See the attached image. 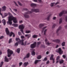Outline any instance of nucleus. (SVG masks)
I'll use <instances>...</instances> for the list:
<instances>
[{
  "instance_id": "f257e3e1",
  "label": "nucleus",
  "mask_w": 67,
  "mask_h": 67,
  "mask_svg": "<svg viewBox=\"0 0 67 67\" xmlns=\"http://www.w3.org/2000/svg\"><path fill=\"white\" fill-rule=\"evenodd\" d=\"M8 21L7 22L8 24L11 25L12 24V21L13 20V21L14 23H18V21L16 20V18H8Z\"/></svg>"
},
{
  "instance_id": "f03ea898",
  "label": "nucleus",
  "mask_w": 67,
  "mask_h": 67,
  "mask_svg": "<svg viewBox=\"0 0 67 67\" xmlns=\"http://www.w3.org/2000/svg\"><path fill=\"white\" fill-rule=\"evenodd\" d=\"M5 31L7 33V34L8 35H9L10 37L12 36V35H13V37H15V34L13 32H11L10 33L9 31L7 28H6Z\"/></svg>"
},
{
  "instance_id": "7ed1b4c3",
  "label": "nucleus",
  "mask_w": 67,
  "mask_h": 67,
  "mask_svg": "<svg viewBox=\"0 0 67 67\" xmlns=\"http://www.w3.org/2000/svg\"><path fill=\"white\" fill-rule=\"evenodd\" d=\"M19 29H20V31L23 35H24V33L23 32V29H24V25L23 24L20 25L19 27Z\"/></svg>"
},
{
  "instance_id": "20e7f679",
  "label": "nucleus",
  "mask_w": 67,
  "mask_h": 67,
  "mask_svg": "<svg viewBox=\"0 0 67 67\" xmlns=\"http://www.w3.org/2000/svg\"><path fill=\"white\" fill-rule=\"evenodd\" d=\"M8 56V57H10L11 55L13 53V51L12 50H10L9 49H8L7 50Z\"/></svg>"
},
{
  "instance_id": "39448f33",
  "label": "nucleus",
  "mask_w": 67,
  "mask_h": 67,
  "mask_svg": "<svg viewBox=\"0 0 67 67\" xmlns=\"http://www.w3.org/2000/svg\"><path fill=\"white\" fill-rule=\"evenodd\" d=\"M56 52H59L60 54H62L63 53V51L61 49V48H59L58 49L56 50Z\"/></svg>"
},
{
  "instance_id": "423d86ee",
  "label": "nucleus",
  "mask_w": 67,
  "mask_h": 67,
  "mask_svg": "<svg viewBox=\"0 0 67 67\" xmlns=\"http://www.w3.org/2000/svg\"><path fill=\"white\" fill-rule=\"evenodd\" d=\"M24 41V40L22 39L21 41V42H19V43H21V44L22 45H24L25 46L26 44V43H27V42L25 41L24 43V42H23V41Z\"/></svg>"
},
{
  "instance_id": "0eeeda50",
  "label": "nucleus",
  "mask_w": 67,
  "mask_h": 67,
  "mask_svg": "<svg viewBox=\"0 0 67 67\" xmlns=\"http://www.w3.org/2000/svg\"><path fill=\"white\" fill-rule=\"evenodd\" d=\"M36 42H35L34 43L31 45V48H34L36 47Z\"/></svg>"
},
{
  "instance_id": "6e6552de",
  "label": "nucleus",
  "mask_w": 67,
  "mask_h": 67,
  "mask_svg": "<svg viewBox=\"0 0 67 67\" xmlns=\"http://www.w3.org/2000/svg\"><path fill=\"white\" fill-rule=\"evenodd\" d=\"M31 12H28L27 13H25V14L24 15V16L26 18H28L29 17V15H26L27 14H29L31 13Z\"/></svg>"
},
{
  "instance_id": "1a4fd4ad",
  "label": "nucleus",
  "mask_w": 67,
  "mask_h": 67,
  "mask_svg": "<svg viewBox=\"0 0 67 67\" xmlns=\"http://www.w3.org/2000/svg\"><path fill=\"white\" fill-rule=\"evenodd\" d=\"M8 15H9V16L8 17V18H16L13 17L12 15L11 14V13L10 12L8 13Z\"/></svg>"
},
{
  "instance_id": "9d476101",
  "label": "nucleus",
  "mask_w": 67,
  "mask_h": 67,
  "mask_svg": "<svg viewBox=\"0 0 67 67\" xmlns=\"http://www.w3.org/2000/svg\"><path fill=\"white\" fill-rule=\"evenodd\" d=\"M67 13V11H63L60 13L59 14V16H61L63 14H65Z\"/></svg>"
},
{
  "instance_id": "9b49d317",
  "label": "nucleus",
  "mask_w": 67,
  "mask_h": 67,
  "mask_svg": "<svg viewBox=\"0 0 67 67\" xmlns=\"http://www.w3.org/2000/svg\"><path fill=\"white\" fill-rule=\"evenodd\" d=\"M31 11L32 12H34L35 13H37L39 12V10L38 9H32Z\"/></svg>"
},
{
  "instance_id": "f8f14e48",
  "label": "nucleus",
  "mask_w": 67,
  "mask_h": 67,
  "mask_svg": "<svg viewBox=\"0 0 67 67\" xmlns=\"http://www.w3.org/2000/svg\"><path fill=\"white\" fill-rule=\"evenodd\" d=\"M54 56V55L53 54H52L51 56V57L50 58V59L51 60H53V63H54V59L53 58V57Z\"/></svg>"
},
{
  "instance_id": "ddd939ff",
  "label": "nucleus",
  "mask_w": 67,
  "mask_h": 67,
  "mask_svg": "<svg viewBox=\"0 0 67 67\" xmlns=\"http://www.w3.org/2000/svg\"><path fill=\"white\" fill-rule=\"evenodd\" d=\"M53 41L54 42H56L58 43H59L60 42V40L59 39L53 40Z\"/></svg>"
},
{
  "instance_id": "4468645a",
  "label": "nucleus",
  "mask_w": 67,
  "mask_h": 67,
  "mask_svg": "<svg viewBox=\"0 0 67 67\" xmlns=\"http://www.w3.org/2000/svg\"><path fill=\"white\" fill-rule=\"evenodd\" d=\"M35 51V49H33L32 50V51L31 52V54L33 55V56H34L35 55V52H34V51Z\"/></svg>"
},
{
  "instance_id": "2eb2a0df",
  "label": "nucleus",
  "mask_w": 67,
  "mask_h": 67,
  "mask_svg": "<svg viewBox=\"0 0 67 67\" xmlns=\"http://www.w3.org/2000/svg\"><path fill=\"white\" fill-rule=\"evenodd\" d=\"M7 7L5 6H4L2 7V9H3V10L5 11Z\"/></svg>"
},
{
  "instance_id": "dca6fc26",
  "label": "nucleus",
  "mask_w": 67,
  "mask_h": 67,
  "mask_svg": "<svg viewBox=\"0 0 67 67\" xmlns=\"http://www.w3.org/2000/svg\"><path fill=\"white\" fill-rule=\"evenodd\" d=\"M29 56H30V54L29 53H28L26 55V57H25L24 58V59L26 58H28L29 57Z\"/></svg>"
},
{
  "instance_id": "f3484780",
  "label": "nucleus",
  "mask_w": 67,
  "mask_h": 67,
  "mask_svg": "<svg viewBox=\"0 0 67 67\" xmlns=\"http://www.w3.org/2000/svg\"><path fill=\"white\" fill-rule=\"evenodd\" d=\"M59 2H57V3H52L51 4V7H52L53 6L54 4H55V5H56L58 3H59Z\"/></svg>"
},
{
  "instance_id": "a211bd4d",
  "label": "nucleus",
  "mask_w": 67,
  "mask_h": 67,
  "mask_svg": "<svg viewBox=\"0 0 67 67\" xmlns=\"http://www.w3.org/2000/svg\"><path fill=\"white\" fill-rule=\"evenodd\" d=\"M5 61L7 62H8L9 61V60H8V59L6 56H5Z\"/></svg>"
},
{
  "instance_id": "6ab92c4d",
  "label": "nucleus",
  "mask_w": 67,
  "mask_h": 67,
  "mask_svg": "<svg viewBox=\"0 0 67 67\" xmlns=\"http://www.w3.org/2000/svg\"><path fill=\"white\" fill-rule=\"evenodd\" d=\"M2 22L3 24L4 25H5L6 24V21L5 19H3L2 20Z\"/></svg>"
},
{
  "instance_id": "aec40b11",
  "label": "nucleus",
  "mask_w": 67,
  "mask_h": 67,
  "mask_svg": "<svg viewBox=\"0 0 67 67\" xmlns=\"http://www.w3.org/2000/svg\"><path fill=\"white\" fill-rule=\"evenodd\" d=\"M41 61V60H36L35 62V64H36L37 63H38L39 62H40Z\"/></svg>"
},
{
  "instance_id": "412c9836",
  "label": "nucleus",
  "mask_w": 67,
  "mask_h": 67,
  "mask_svg": "<svg viewBox=\"0 0 67 67\" xmlns=\"http://www.w3.org/2000/svg\"><path fill=\"white\" fill-rule=\"evenodd\" d=\"M12 25L14 27H17L18 26V25L17 24H13Z\"/></svg>"
},
{
  "instance_id": "4be33fe9",
  "label": "nucleus",
  "mask_w": 67,
  "mask_h": 67,
  "mask_svg": "<svg viewBox=\"0 0 67 67\" xmlns=\"http://www.w3.org/2000/svg\"><path fill=\"white\" fill-rule=\"evenodd\" d=\"M45 42H46V43L47 45V44H51V43H49V42H48L47 43V42L48 41V40L47 39H46V40H45Z\"/></svg>"
},
{
  "instance_id": "5701e85b",
  "label": "nucleus",
  "mask_w": 67,
  "mask_h": 67,
  "mask_svg": "<svg viewBox=\"0 0 67 67\" xmlns=\"http://www.w3.org/2000/svg\"><path fill=\"white\" fill-rule=\"evenodd\" d=\"M28 64V62H25L24 63V66H26Z\"/></svg>"
},
{
  "instance_id": "b1692460",
  "label": "nucleus",
  "mask_w": 67,
  "mask_h": 67,
  "mask_svg": "<svg viewBox=\"0 0 67 67\" xmlns=\"http://www.w3.org/2000/svg\"><path fill=\"white\" fill-rule=\"evenodd\" d=\"M65 42H63L62 43V46H65Z\"/></svg>"
},
{
  "instance_id": "393cba45",
  "label": "nucleus",
  "mask_w": 67,
  "mask_h": 67,
  "mask_svg": "<svg viewBox=\"0 0 67 67\" xmlns=\"http://www.w3.org/2000/svg\"><path fill=\"white\" fill-rule=\"evenodd\" d=\"M52 15L51 14H50V15H49L48 17L47 18V19L48 20L50 17V16H51Z\"/></svg>"
},
{
  "instance_id": "a878e982",
  "label": "nucleus",
  "mask_w": 67,
  "mask_h": 67,
  "mask_svg": "<svg viewBox=\"0 0 67 67\" xmlns=\"http://www.w3.org/2000/svg\"><path fill=\"white\" fill-rule=\"evenodd\" d=\"M43 25V24H40L39 25V27L40 28H41L42 26Z\"/></svg>"
},
{
  "instance_id": "bb28decb",
  "label": "nucleus",
  "mask_w": 67,
  "mask_h": 67,
  "mask_svg": "<svg viewBox=\"0 0 67 67\" xmlns=\"http://www.w3.org/2000/svg\"><path fill=\"white\" fill-rule=\"evenodd\" d=\"M8 15V13H5L4 14V17H2L3 18H5V17L7 16Z\"/></svg>"
},
{
  "instance_id": "cd10ccee",
  "label": "nucleus",
  "mask_w": 67,
  "mask_h": 67,
  "mask_svg": "<svg viewBox=\"0 0 67 67\" xmlns=\"http://www.w3.org/2000/svg\"><path fill=\"white\" fill-rule=\"evenodd\" d=\"M16 41H19V43L20 42H21V40H20V39L19 38H16Z\"/></svg>"
},
{
  "instance_id": "c85d7f7f",
  "label": "nucleus",
  "mask_w": 67,
  "mask_h": 67,
  "mask_svg": "<svg viewBox=\"0 0 67 67\" xmlns=\"http://www.w3.org/2000/svg\"><path fill=\"white\" fill-rule=\"evenodd\" d=\"M41 58V55H39L37 57V58L38 59H40Z\"/></svg>"
},
{
  "instance_id": "c756f323",
  "label": "nucleus",
  "mask_w": 67,
  "mask_h": 67,
  "mask_svg": "<svg viewBox=\"0 0 67 67\" xmlns=\"http://www.w3.org/2000/svg\"><path fill=\"white\" fill-rule=\"evenodd\" d=\"M31 32V31L29 30H26V31L25 33L27 34H29V33Z\"/></svg>"
},
{
  "instance_id": "7c9ffc66",
  "label": "nucleus",
  "mask_w": 67,
  "mask_h": 67,
  "mask_svg": "<svg viewBox=\"0 0 67 67\" xmlns=\"http://www.w3.org/2000/svg\"><path fill=\"white\" fill-rule=\"evenodd\" d=\"M31 7H32L33 6H35L36 5V4H34V3H32L31 4Z\"/></svg>"
},
{
  "instance_id": "2f4dec72",
  "label": "nucleus",
  "mask_w": 67,
  "mask_h": 67,
  "mask_svg": "<svg viewBox=\"0 0 67 67\" xmlns=\"http://www.w3.org/2000/svg\"><path fill=\"white\" fill-rule=\"evenodd\" d=\"M20 48H18L16 50V52L18 53H20Z\"/></svg>"
},
{
  "instance_id": "473e14b6",
  "label": "nucleus",
  "mask_w": 67,
  "mask_h": 67,
  "mask_svg": "<svg viewBox=\"0 0 67 67\" xmlns=\"http://www.w3.org/2000/svg\"><path fill=\"white\" fill-rule=\"evenodd\" d=\"M11 12L14 15H16V14H15L14 13L13 11H12V10L10 8Z\"/></svg>"
},
{
  "instance_id": "72a5a7b5",
  "label": "nucleus",
  "mask_w": 67,
  "mask_h": 67,
  "mask_svg": "<svg viewBox=\"0 0 67 67\" xmlns=\"http://www.w3.org/2000/svg\"><path fill=\"white\" fill-rule=\"evenodd\" d=\"M62 18H61L60 19V21L59 22V23L60 24L62 23Z\"/></svg>"
},
{
  "instance_id": "f704fd0d",
  "label": "nucleus",
  "mask_w": 67,
  "mask_h": 67,
  "mask_svg": "<svg viewBox=\"0 0 67 67\" xmlns=\"http://www.w3.org/2000/svg\"><path fill=\"white\" fill-rule=\"evenodd\" d=\"M38 36L37 35H34L32 36V37L34 38H36Z\"/></svg>"
},
{
  "instance_id": "c9c22d12",
  "label": "nucleus",
  "mask_w": 67,
  "mask_h": 67,
  "mask_svg": "<svg viewBox=\"0 0 67 67\" xmlns=\"http://www.w3.org/2000/svg\"><path fill=\"white\" fill-rule=\"evenodd\" d=\"M61 27H59V29H58L57 30V31H56V33H57L58 31H59V30H60V29H61Z\"/></svg>"
},
{
  "instance_id": "e433bc0d",
  "label": "nucleus",
  "mask_w": 67,
  "mask_h": 67,
  "mask_svg": "<svg viewBox=\"0 0 67 67\" xmlns=\"http://www.w3.org/2000/svg\"><path fill=\"white\" fill-rule=\"evenodd\" d=\"M3 64V62H1V63L0 64V67H2Z\"/></svg>"
},
{
  "instance_id": "4c0bfd02",
  "label": "nucleus",
  "mask_w": 67,
  "mask_h": 67,
  "mask_svg": "<svg viewBox=\"0 0 67 67\" xmlns=\"http://www.w3.org/2000/svg\"><path fill=\"white\" fill-rule=\"evenodd\" d=\"M12 38H11L10 39H9V43H11V42H12Z\"/></svg>"
},
{
  "instance_id": "58836bf2",
  "label": "nucleus",
  "mask_w": 67,
  "mask_h": 67,
  "mask_svg": "<svg viewBox=\"0 0 67 67\" xmlns=\"http://www.w3.org/2000/svg\"><path fill=\"white\" fill-rule=\"evenodd\" d=\"M64 62L63 60H61V61H60V64H62V63H63Z\"/></svg>"
},
{
  "instance_id": "ea45409f",
  "label": "nucleus",
  "mask_w": 67,
  "mask_h": 67,
  "mask_svg": "<svg viewBox=\"0 0 67 67\" xmlns=\"http://www.w3.org/2000/svg\"><path fill=\"white\" fill-rule=\"evenodd\" d=\"M47 29H46L44 31V35H46V32L47 31Z\"/></svg>"
},
{
  "instance_id": "a19ab883",
  "label": "nucleus",
  "mask_w": 67,
  "mask_h": 67,
  "mask_svg": "<svg viewBox=\"0 0 67 67\" xmlns=\"http://www.w3.org/2000/svg\"><path fill=\"white\" fill-rule=\"evenodd\" d=\"M19 42H16V43L15 44V46H18V43Z\"/></svg>"
},
{
  "instance_id": "79ce46f5",
  "label": "nucleus",
  "mask_w": 67,
  "mask_h": 67,
  "mask_svg": "<svg viewBox=\"0 0 67 67\" xmlns=\"http://www.w3.org/2000/svg\"><path fill=\"white\" fill-rule=\"evenodd\" d=\"M41 43V42H37V45L38 46L40 45V44Z\"/></svg>"
},
{
  "instance_id": "37998d69",
  "label": "nucleus",
  "mask_w": 67,
  "mask_h": 67,
  "mask_svg": "<svg viewBox=\"0 0 67 67\" xmlns=\"http://www.w3.org/2000/svg\"><path fill=\"white\" fill-rule=\"evenodd\" d=\"M18 4H19V5H20V6H22V4H21V3H20V2H19L18 1Z\"/></svg>"
},
{
  "instance_id": "c03bdc74",
  "label": "nucleus",
  "mask_w": 67,
  "mask_h": 67,
  "mask_svg": "<svg viewBox=\"0 0 67 67\" xmlns=\"http://www.w3.org/2000/svg\"><path fill=\"white\" fill-rule=\"evenodd\" d=\"M2 11V9L1 8H0V15L2 16V14L1 13V12Z\"/></svg>"
},
{
  "instance_id": "a18cd8bd",
  "label": "nucleus",
  "mask_w": 67,
  "mask_h": 67,
  "mask_svg": "<svg viewBox=\"0 0 67 67\" xmlns=\"http://www.w3.org/2000/svg\"><path fill=\"white\" fill-rule=\"evenodd\" d=\"M31 36V35L30 34H28V35L27 37V38H29V37Z\"/></svg>"
},
{
  "instance_id": "49530a36",
  "label": "nucleus",
  "mask_w": 67,
  "mask_h": 67,
  "mask_svg": "<svg viewBox=\"0 0 67 67\" xmlns=\"http://www.w3.org/2000/svg\"><path fill=\"white\" fill-rule=\"evenodd\" d=\"M23 64V63L22 62L20 63H19V66H21V65H22V64Z\"/></svg>"
},
{
  "instance_id": "de8ad7c7",
  "label": "nucleus",
  "mask_w": 67,
  "mask_h": 67,
  "mask_svg": "<svg viewBox=\"0 0 67 67\" xmlns=\"http://www.w3.org/2000/svg\"><path fill=\"white\" fill-rule=\"evenodd\" d=\"M55 24H54L52 27V28L53 29L55 27Z\"/></svg>"
},
{
  "instance_id": "09e8293b",
  "label": "nucleus",
  "mask_w": 67,
  "mask_h": 67,
  "mask_svg": "<svg viewBox=\"0 0 67 67\" xmlns=\"http://www.w3.org/2000/svg\"><path fill=\"white\" fill-rule=\"evenodd\" d=\"M13 10L14 11H15V12H17V9H13Z\"/></svg>"
},
{
  "instance_id": "8fccbe9b",
  "label": "nucleus",
  "mask_w": 67,
  "mask_h": 67,
  "mask_svg": "<svg viewBox=\"0 0 67 67\" xmlns=\"http://www.w3.org/2000/svg\"><path fill=\"white\" fill-rule=\"evenodd\" d=\"M19 23L20 24H21L22 23H23V21L21 20V21H19Z\"/></svg>"
},
{
  "instance_id": "3c124183",
  "label": "nucleus",
  "mask_w": 67,
  "mask_h": 67,
  "mask_svg": "<svg viewBox=\"0 0 67 67\" xmlns=\"http://www.w3.org/2000/svg\"><path fill=\"white\" fill-rule=\"evenodd\" d=\"M4 38V37L3 36H1L0 37V40L2 39V38Z\"/></svg>"
},
{
  "instance_id": "603ef678",
  "label": "nucleus",
  "mask_w": 67,
  "mask_h": 67,
  "mask_svg": "<svg viewBox=\"0 0 67 67\" xmlns=\"http://www.w3.org/2000/svg\"><path fill=\"white\" fill-rule=\"evenodd\" d=\"M60 58V57L59 56H58L57 58V60L59 59Z\"/></svg>"
},
{
  "instance_id": "864d4df0",
  "label": "nucleus",
  "mask_w": 67,
  "mask_h": 67,
  "mask_svg": "<svg viewBox=\"0 0 67 67\" xmlns=\"http://www.w3.org/2000/svg\"><path fill=\"white\" fill-rule=\"evenodd\" d=\"M18 34L19 35H22L21 34V32H18Z\"/></svg>"
},
{
  "instance_id": "5fc2aeb1",
  "label": "nucleus",
  "mask_w": 67,
  "mask_h": 67,
  "mask_svg": "<svg viewBox=\"0 0 67 67\" xmlns=\"http://www.w3.org/2000/svg\"><path fill=\"white\" fill-rule=\"evenodd\" d=\"M63 57L64 58H66V56L65 55H64L63 56Z\"/></svg>"
},
{
  "instance_id": "6e6d98bb",
  "label": "nucleus",
  "mask_w": 67,
  "mask_h": 67,
  "mask_svg": "<svg viewBox=\"0 0 67 67\" xmlns=\"http://www.w3.org/2000/svg\"><path fill=\"white\" fill-rule=\"evenodd\" d=\"M65 21H66L67 22V16H66L65 17Z\"/></svg>"
},
{
  "instance_id": "4d7b16f0",
  "label": "nucleus",
  "mask_w": 67,
  "mask_h": 67,
  "mask_svg": "<svg viewBox=\"0 0 67 67\" xmlns=\"http://www.w3.org/2000/svg\"><path fill=\"white\" fill-rule=\"evenodd\" d=\"M47 58L46 57L44 59V60H45V61H46L47 60Z\"/></svg>"
},
{
  "instance_id": "13d9d810",
  "label": "nucleus",
  "mask_w": 67,
  "mask_h": 67,
  "mask_svg": "<svg viewBox=\"0 0 67 67\" xmlns=\"http://www.w3.org/2000/svg\"><path fill=\"white\" fill-rule=\"evenodd\" d=\"M21 37L22 38H24V36H22Z\"/></svg>"
},
{
  "instance_id": "bf43d9fd",
  "label": "nucleus",
  "mask_w": 67,
  "mask_h": 67,
  "mask_svg": "<svg viewBox=\"0 0 67 67\" xmlns=\"http://www.w3.org/2000/svg\"><path fill=\"white\" fill-rule=\"evenodd\" d=\"M56 18V17H54L53 18V20H55V19Z\"/></svg>"
},
{
  "instance_id": "052dcab7",
  "label": "nucleus",
  "mask_w": 67,
  "mask_h": 67,
  "mask_svg": "<svg viewBox=\"0 0 67 67\" xmlns=\"http://www.w3.org/2000/svg\"><path fill=\"white\" fill-rule=\"evenodd\" d=\"M47 27H44V28H43L42 29V30H43L45 28H46Z\"/></svg>"
},
{
  "instance_id": "680f3d73",
  "label": "nucleus",
  "mask_w": 67,
  "mask_h": 67,
  "mask_svg": "<svg viewBox=\"0 0 67 67\" xmlns=\"http://www.w3.org/2000/svg\"><path fill=\"white\" fill-rule=\"evenodd\" d=\"M28 35H29L28 34H26L25 35V36L26 37H28Z\"/></svg>"
},
{
  "instance_id": "e2e57ef3",
  "label": "nucleus",
  "mask_w": 67,
  "mask_h": 67,
  "mask_svg": "<svg viewBox=\"0 0 67 67\" xmlns=\"http://www.w3.org/2000/svg\"><path fill=\"white\" fill-rule=\"evenodd\" d=\"M49 63V61H48L46 63L47 64H48Z\"/></svg>"
},
{
  "instance_id": "0e129e2a",
  "label": "nucleus",
  "mask_w": 67,
  "mask_h": 67,
  "mask_svg": "<svg viewBox=\"0 0 67 67\" xmlns=\"http://www.w3.org/2000/svg\"><path fill=\"white\" fill-rule=\"evenodd\" d=\"M59 47V46L58 45H57L56 46V48H57Z\"/></svg>"
},
{
  "instance_id": "69168bd1",
  "label": "nucleus",
  "mask_w": 67,
  "mask_h": 67,
  "mask_svg": "<svg viewBox=\"0 0 67 67\" xmlns=\"http://www.w3.org/2000/svg\"><path fill=\"white\" fill-rule=\"evenodd\" d=\"M46 54H49V52L47 51L46 52Z\"/></svg>"
},
{
  "instance_id": "338daca9",
  "label": "nucleus",
  "mask_w": 67,
  "mask_h": 67,
  "mask_svg": "<svg viewBox=\"0 0 67 67\" xmlns=\"http://www.w3.org/2000/svg\"><path fill=\"white\" fill-rule=\"evenodd\" d=\"M39 2H42V1L41 0H38Z\"/></svg>"
},
{
  "instance_id": "774afa93",
  "label": "nucleus",
  "mask_w": 67,
  "mask_h": 67,
  "mask_svg": "<svg viewBox=\"0 0 67 67\" xmlns=\"http://www.w3.org/2000/svg\"><path fill=\"white\" fill-rule=\"evenodd\" d=\"M34 1L35 2H37V0H34Z\"/></svg>"
}]
</instances>
